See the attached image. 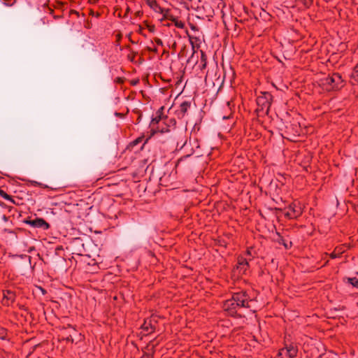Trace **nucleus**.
<instances>
[{
	"instance_id": "obj_25",
	"label": "nucleus",
	"mask_w": 358,
	"mask_h": 358,
	"mask_svg": "<svg viewBox=\"0 0 358 358\" xmlns=\"http://www.w3.org/2000/svg\"><path fill=\"white\" fill-rule=\"evenodd\" d=\"M339 257V255L336 254L335 252H332V253H331V255H330V257H331V259H336V258H337V257Z\"/></svg>"
},
{
	"instance_id": "obj_1",
	"label": "nucleus",
	"mask_w": 358,
	"mask_h": 358,
	"mask_svg": "<svg viewBox=\"0 0 358 358\" xmlns=\"http://www.w3.org/2000/svg\"><path fill=\"white\" fill-rule=\"evenodd\" d=\"M176 124V120L174 117L169 116L165 113L152 114L150 124V135L144 141L141 148L152 136H155L158 134L170 132L172 129H175Z\"/></svg>"
},
{
	"instance_id": "obj_27",
	"label": "nucleus",
	"mask_w": 358,
	"mask_h": 358,
	"mask_svg": "<svg viewBox=\"0 0 358 358\" xmlns=\"http://www.w3.org/2000/svg\"><path fill=\"white\" fill-rule=\"evenodd\" d=\"M115 115H116L117 117H120V118H122V117H124V115H125L126 113H115Z\"/></svg>"
},
{
	"instance_id": "obj_8",
	"label": "nucleus",
	"mask_w": 358,
	"mask_h": 358,
	"mask_svg": "<svg viewBox=\"0 0 358 358\" xmlns=\"http://www.w3.org/2000/svg\"><path fill=\"white\" fill-rule=\"evenodd\" d=\"M24 222L34 228H41L44 230H47L50 227L49 223H48L43 218L36 217L34 220H27Z\"/></svg>"
},
{
	"instance_id": "obj_35",
	"label": "nucleus",
	"mask_w": 358,
	"mask_h": 358,
	"mask_svg": "<svg viewBox=\"0 0 358 358\" xmlns=\"http://www.w3.org/2000/svg\"><path fill=\"white\" fill-rule=\"evenodd\" d=\"M152 51H154V52H157V48H154V49L152 50Z\"/></svg>"
},
{
	"instance_id": "obj_13",
	"label": "nucleus",
	"mask_w": 358,
	"mask_h": 358,
	"mask_svg": "<svg viewBox=\"0 0 358 358\" xmlns=\"http://www.w3.org/2000/svg\"><path fill=\"white\" fill-rule=\"evenodd\" d=\"M206 66H207V56L203 51L201 50V58H200V62L198 64V67L199 68V69L203 70L206 68Z\"/></svg>"
},
{
	"instance_id": "obj_24",
	"label": "nucleus",
	"mask_w": 358,
	"mask_h": 358,
	"mask_svg": "<svg viewBox=\"0 0 358 358\" xmlns=\"http://www.w3.org/2000/svg\"><path fill=\"white\" fill-rule=\"evenodd\" d=\"M189 27H190L191 29L194 31H199L198 27L194 25V24H189Z\"/></svg>"
},
{
	"instance_id": "obj_19",
	"label": "nucleus",
	"mask_w": 358,
	"mask_h": 358,
	"mask_svg": "<svg viewBox=\"0 0 358 358\" xmlns=\"http://www.w3.org/2000/svg\"><path fill=\"white\" fill-rule=\"evenodd\" d=\"M348 282L352 285L354 287L358 288V278H348Z\"/></svg>"
},
{
	"instance_id": "obj_34",
	"label": "nucleus",
	"mask_w": 358,
	"mask_h": 358,
	"mask_svg": "<svg viewBox=\"0 0 358 358\" xmlns=\"http://www.w3.org/2000/svg\"><path fill=\"white\" fill-rule=\"evenodd\" d=\"M186 34L189 38H192V36L189 35L188 31H186Z\"/></svg>"
},
{
	"instance_id": "obj_14",
	"label": "nucleus",
	"mask_w": 358,
	"mask_h": 358,
	"mask_svg": "<svg viewBox=\"0 0 358 358\" xmlns=\"http://www.w3.org/2000/svg\"><path fill=\"white\" fill-rule=\"evenodd\" d=\"M277 235L278 236L277 242L279 244L282 245L285 249H289L292 246V243L291 241H286L279 233H277Z\"/></svg>"
},
{
	"instance_id": "obj_3",
	"label": "nucleus",
	"mask_w": 358,
	"mask_h": 358,
	"mask_svg": "<svg viewBox=\"0 0 358 358\" xmlns=\"http://www.w3.org/2000/svg\"><path fill=\"white\" fill-rule=\"evenodd\" d=\"M272 95L268 92H262L257 98V108L255 112H269L271 105Z\"/></svg>"
},
{
	"instance_id": "obj_17",
	"label": "nucleus",
	"mask_w": 358,
	"mask_h": 358,
	"mask_svg": "<svg viewBox=\"0 0 358 358\" xmlns=\"http://www.w3.org/2000/svg\"><path fill=\"white\" fill-rule=\"evenodd\" d=\"M190 106L191 103L189 101H183L180 105V112H187V110L190 108Z\"/></svg>"
},
{
	"instance_id": "obj_4",
	"label": "nucleus",
	"mask_w": 358,
	"mask_h": 358,
	"mask_svg": "<svg viewBox=\"0 0 358 358\" xmlns=\"http://www.w3.org/2000/svg\"><path fill=\"white\" fill-rule=\"evenodd\" d=\"M232 296L236 307H238L240 309L243 308H249L250 307V303L252 301V300L250 299V296L246 293V292L234 293Z\"/></svg>"
},
{
	"instance_id": "obj_12",
	"label": "nucleus",
	"mask_w": 358,
	"mask_h": 358,
	"mask_svg": "<svg viewBox=\"0 0 358 358\" xmlns=\"http://www.w3.org/2000/svg\"><path fill=\"white\" fill-rule=\"evenodd\" d=\"M146 3L152 8L155 12L162 14L165 8H162L156 0H145Z\"/></svg>"
},
{
	"instance_id": "obj_26",
	"label": "nucleus",
	"mask_w": 358,
	"mask_h": 358,
	"mask_svg": "<svg viewBox=\"0 0 358 358\" xmlns=\"http://www.w3.org/2000/svg\"><path fill=\"white\" fill-rule=\"evenodd\" d=\"M232 115V113H230L227 116L224 115V116H222V120H228V119L232 118V115Z\"/></svg>"
},
{
	"instance_id": "obj_18",
	"label": "nucleus",
	"mask_w": 358,
	"mask_h": 358,
	"mask_svg": "<svg viewBox=\"0 0 358 358\" xmlns=\"http://www.w3.org/2000/svg\"><path fill=\"white\" fill-rule=\"evenodd\" d=\"M29 183L34 186V187H42L43 189H48L49 188V187L46 185H44L41 182H37V181H35V180H30L29 181Z\"/></svg>"
},
{
	"instance_id": "obj_21",
	"label": "nucleus",
	"mask_w": 358,
	"mask_h": 358,
	"mask_svg": "<svg viewBox=\"0 0 358 358\" xmlns=\"http://www.w3.org/2000/svg\"><path fill=\"white\" fill-rule=\"evenodd\" d=\"M143 140H144V136L138 137V138H136L135 140H134L131 143V145H133V146H135V145L141 143Z\"/></svg>"
},
{
	"instance_id": "obj_7",
	"label": "nucleus",
	"mask_w": 358,
	"mask_h": 358,
	"mask_svg": "<svg viewBox=\"0 0 358 358\" xmlns=\"http://www.w3.org/2000/svg\"><path fill=\"white\" fill-rule=\"evenodd\" d=\"M223 309L231 317H241V315L238 313L240 308L236 307L232 296L231 299H229L224 302Z\"/></svg>"
},
{
	"instance_id": "obj_29",
	"label": "nucleus",
	"mask_w": 358,
	"mask_h": 358,
	"mask_svg": "<svg viewBox=\"0 0 358 358\" xmlns=\"http://www.w3.org/2000/svg\"><path fill=\"white\" fill-rule=\"evenodd\" d=\"M2 220L4 221V222H7L8 220V218L6 215H3L2 216Z\"/></svg>"
},
{
	"instance_id": "obj_10",
	"label": "nucleus",
	"mask_w": 358,
	"mask_h": 358,
	"mask_svg": "<svg viewBox=\"0 0 358 358\" xmlns=\"http://www.w3.org/2000/svg\"><path fill=\"white\" fill-rule=\"evenodd\" d=\"M157 323V321L156 320L148 318L144 320L143 324L141 325V329L150 334L155 331Z\"/></svg>"
},
{
	"instance_id": "obj_6",
	"label": "nucleus",
	"mask_w": 358,
	"mask_h": 358,
	"mask_svg": "<svg viewBox=\"0 0 358 358\" xmlns=\"http://www.w3.org/2000/svg\"><path fill=\"white\" fill-rule=\"evenodd\" d=\"M298 348L294 343L285 344V348L280 349L278 354L279 358H294L296 357Z\"/></svg>"
},
{
	"instance_id": "obj_31",
	"label": "nucleus",
	"mask_w": 358,
	"mask_h": 358,
	"mask_svg": "<svg viewBox=\"0 0 358 358\" xmlns=\"http://www.w3.org/2000/svg\"><path fill=\"white\" fill-rule=\"evenodd\" d=\"M99 0H89V1L92 3H96Z\"/></svg>"
},
{
	"instance_id": "obj_22",
	"label": "nucleus",
	"mask_w": 358,
	"mask_h": 358,
	"mask_svg": "<svg viewBox=\"0 0 358 358\" xmlns=\"http://www.w3.org/2000/svg\"><path fill=\"white\" fill-rule=\"evenodd\" d=\"M352 78H353L355 80L358 81V69L355 67L353 72L352 73L351 76Z\"/></svg>"
},
{
	"instance_id": "obj_37",
	"label": "nucleus",
	"mask_w": 358,
	"mask_h": 358,
	"mask_svg": "<svg viewBox=\"0 0 358 358\" xmlns=\"http://www.w3.org/2000/svg\"><path fill=\"white\" fill-rule=\"evenodd\" d=\"M189 1H192V0H188Z\"/></svg>"
},
{
	"instance_id": "obj_23",
	"label": "nucleus",
	"mask_w": 358,
	"mask_h": 358,
	"mask_svg": "<svg viewBox=\"0 0 358 358\" xmlns=\"http://www.w3.org/2000/svg\"><path fill=\"white\" fill-rule=\"evenodd\" d=\"M155 43H156L157 45L163 46V42H162V41L160 38H155Z\"/></svg>"
},
{
	"instance_id": "obj_28",
	"label": "nucleus",
	"mask_w": 358,
	"mask_h": 358,
	"mask_svg": "<svg viewBox=\"0 0 358 358\" xmlns=\"http://www.w3.org/2000/svg\"><path fill=\"white\" fill-rule=\"evenodd\" d=\"M232 103H233V102H232V101H229V102L227 103L228 106L229 107V109H230L231 110H234L235 109H234V108H233L231 107Z\"/></svg>"
},
{
	"instance_id": "obj_11",
	"label": "nucleus",
	"mask_w": 358,
	"mask_h": 358,
	"mask_svg": "<svg viewBox=\"0 0 358 358\" xmlns=\"http://www.w3.org/2000/svg\"><path fill=\"white\" fill-rule=\"evenodd\" d=\"M249 268V262L248 259L243 257H238L237 259V269L240 273H244Z\"/></svg>"
},
{
	"instance_id": "obj_33",
	"label": "nucleus",
	"mask_w": 358,
	"mask_h": 358,
	"mask_svg": "<svg viewBox=\"0 0 358 358\" xmlns=\"http://www.w3.org/2000/svg\"><path fill=\"white\" fill-rule=\"evenodd\" d=\"M246 253L248 255H251V252L250 250H247Z\"/></svg>"
},
{
	"instance_id": "obj_30",
	"label": "nucleus",
	"mask_w": 358,
	"mask_h": 358,
	"mask_svg": "<svg viewBox=\"0 0 358 358\" xmlns=\"http://www.w3.org/2000/svg\"><path fill=\"white\" fill-rule=\"evenodd\" d=\"M0 206L3 208H7V206L2 201H0Z\"/></svg>"
},
{
	"instance_id": "obj_9",
	"label": "nucleus",
	"mask_w": 358,
	"mask_h": 358,
	"mask_svg": "<svg viewBox=\"0 0 358 358\" xmlns=\"http://www.w3.org/2000/svg\"><path fill=\"white\" fill-rule=\"evenodd\" d=\"M16 294L11 290H3L1 303L3 306H9L15 301Z\"/></svg>"
},
{
	"instance_id": "obj_20",
	"label": "nucleus",
	"mask_w": 358,
	"mask_h": 358,
	"mask_svg": "<svg viewBox=\"0 0 358 358\" xmlns=\"http://www.w3.org/2000/svg\"><path fill=\"white\" fill-rule=\"evenodd\" d=\"M174 25L180 29H183L185 27V23L181 20H179L178 18L173 22Z\"/></svg>"
},
{
	"instance_id": "obj_36",
	"label": "nucleus",
	"mask_w": 358,
	"mask_h": 358,
	"mask_svg": "<svg viewBox=\"0 0 358 358\" xmlns=\"http://www.w3.org/2000/svg\"><path fill=\"white\" fill-rule=\"evenodd\" d=\"M355 67L358 69V64L355 66Z\"/></svg>"
},
{
	"instance_id": "obj_5",
	"label": "nucleus",
	"mask_w": 358,
	"mask_h": 358,
	"mask_svg": "<svg viewBox=\"0 0 358 358\" xmlns=\"http://www.w3.org/2000/svg\"><path fill=\"white\" fill-rule=\"evenodd\" d=\"M302 214V209L299 203L293 202L285 208V217L292 220L296 219Z\"/></svg>"
},
{
	"instance_id": "obj_32",
	"label": "nucleus",
	"mask_w": 358,
	"mask_h": 358,
	"mask_svg": "<svg viewBox=\"0 0 358 358\" xmlns=\"http://www.w3.org/2000/svg\"><path fill=\"white\" fill-rule=\"evenodd\" d=\"M164 106H162V107L158 110V111H157V112H162V111H163V110H164Z\"/></svg>"
},
{
	"instance_id": "obj_2",
	"label": "nucleus",
	"mask_w": 358,
	"mask_h": 358,
	"mask_svg": "<svg viewBox=\"0 0 358 358\" xmlns=\"http://www.w3.org/2000/svg\"><path fill=\"white\" fill-rule=\"evenodd\" d=\"M345 84V80L338 73H334L321 80L322 87L328 92L338 91L344 87Z\"/></svg>"
},
{
	"instance_id": "obj_15",
	"label": "nucleus",
	"mask_w": 358,
	"mask_h": 358,
	"mask_svg": "<svg viewBox=\"0 0 358 358\" xmlns=\"http://www.w3.org/2000/svg\"><path fill=\"white\" fill-rule=\"evenodd\" d=\"M162 15H163V17L162 19H160L161 21L169 20L173 22L178 18L177 17H175L171 13L169 9H165Z\"/></svg>"
},
{
	"instance_id": "obj_16",
	"label": "nucleus",
	"mask_w": 358,
	"mask_h": 358,
	"mask_svg": "<svg viewBox=\"0 0 358 358\" xmlns=\"http://www.w3.org/2000/svg\"><path fill=\"white\" fill-rule=\"evenodd\" d=\"M0 196H1L2 198H3L6 200L10 201L13 204H16V203H15V200L13 199V197L11 196H10L9 194H8L1 187H0Z\"/></svg>"
}]
</instances>
